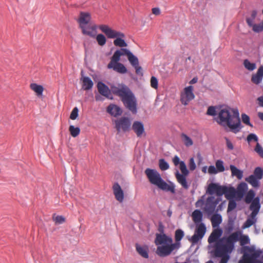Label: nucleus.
Returning a JSON list of instances; mask_svg holds the SVG:
<instances>
[{
	"label": "nucleus",
	"mask_w": 263,
	"mask_h": 263,
	"mask_svg": "<svg viewBox=\"0 0 263 263\" xmlns=\"http://www.w3.org/2000/svg\"><path fill=\"white\" fill-rule=\"evenodd\" d=\"M216 121L223 127L228 126L230 131L235 134L239 132L243 127L239 117L238 110L229 107L220 110Z\"/></svg>",
	"instance_id": "nucleus-1"
},
{
	"label": "nucleus",
	"mask_w": 263,
	"mask_h": 263,
	"mask_svg": "<svg viewBox=\"0 0 263 263\" xmlns=\"http://www.w3.org/2000/svg\"><path fill=\"white\" fill-rule=\"evenodd\" d=\"M155 243L157 247V254L161 257H166L171 254L173 251L180 247V242L173 243L172 238L166 234H157L155 239Z\"/></svg>",
	"instance_id": "nucleus-2"
},
{
	"label": "nucleus",
	"mask_w": 263,
	"mask_h": 263,
	"mask_svg": "<svg viewBox=\"0 0 263 263\" xmlns=\"http://www.w3.org/2000/svg\"><path fill=\"white\" fill-rule=\"evenodd\" d=\"M145 174L152 184L156 185L162 191L170 192L173 194L175 193V186L174 183L170 181V184H167L157 170L147 168L145 171Z\"/></svg>",
	"instance_id": "nucleus-3"
},
{
	"label": "nucleus",
	"mask_w": 263,
	"mask_h": 263,
	"mask_svg": "<svg viewBox=\"0 0 263 263\" xmlns=\"http://www.w3.org/2000/svg\"><path fill=\"white\" fill-rule=\"evenodd\" d=\"M234 248V243L227 238L220 239L216 243L214 251V255L217 257L223 256L224 253H231Z\"/></svg>",
	"instance_id": "nucleus-4"
},
{
	"label": "nucleus",
	"mask_w": 263,
	"mask_h": 263,
	"mask_svg": "<svg viewBox=\"0 0 263 263\" xmlns=\"http://www.w3.org/2000/svg\"><path fill=\"white\" fill-rule=\"evenodd\" d=\"M122 101L124 106L134 114L137 112V100L133 93L129 88L124 95L121 97Z\"/></svg>",
	"instance_id": "nucleus-5"
},
{
	"label": "nucleus",
	"mask_w": 263,
	"mask_h": 263,
	"mask_svg": "<svg viewBox=\"0 0 263 263\" xmlns=\"http://www.w3.org/2000/svg\"><path fill=\"white\" fill-rule=\"evenodd\" d=\"M179 168L182 174H180L179 171L177 170L175 173V177L177 181L184 189H188L189 185L187 182L186 177L189 175V171L187 170L186 165L184 161H181L180 164L179 165Z\"/></svg>",
	"instance_id": "nucleus-6"
},
{
	"label": "nucleus",
	"mask_w": 263,
	"mask_h": 263,
	"mask_svg": "<svg viewBox=\"0 0 263 263\" xmlns=\"http://www.w3.org/2000/svg\"><path fill=\"white\" fill-rule=\"evenodd\" d=\"M90 20L91 15L89 13L81 12L78 20V22L79 23L80 28L83 34L88 35L91 37H95V33H93L92 31H87L85 27V25L88 24Z\"/></svg>",
	"instance_id": "nucleus-7"
},
{
	"label": "nucleus",
	"mask_w": 263,
	"mask_h": 263,
	"mask_svg": "<svg viewBox=\"0 0 263 263\" xmlns=\"http://www.w3.org/2000/svg\"><path fill=\"white\" fill-rule=\"evenodd\" d=\"M114 123L115 124V128L118 133L121 132L126 133L129 132L131 129V120L128 117H122L119 119L115 120Z\"/></svg>",
	"instance_id": "nucleus-8"
},
{
	"label": "nucleus",
	"mask_w": 263,
	"mask_h": 263,
	"mask_svg": "<svg viewBox=\"0 0 263 263\" xmlns=\"http://www.w3.org/2000/svg\"><path fill=\"white\" fill-rule=\"evenodd\" d=\"M263 177V168L260 167H257L255 168L253 174L247 177L245 180L249 183L253 187L257 188L260 185L259 180Z\"/></svg>",
	"instance_id": "nucleus-9"
},
{
	"label": "nucleus",
	"mask_w": 263,
	"mask_h": 263,
	"mask_svg": "<svg viewBox=\"0 0 263 263\" xmlns=\"http://www.w3.org/2000/svg\"><path fill=\"white\" fill-rule=\"evenodd\" d=\"M194 234L189 239L193 245L197 243L201 239L205 234L206 228L204 223L196 224Z\"/></svg>",
	"instance_id": "nucleus-10"
},
{
	"label": "nucleus",
	"mask_w": 263,
	"mask_h": 263,
	"mask_svg": "<svg viewBox=\"0 0 263 263\" xmlns=\"http://www.w3.org/2000/svg\"><path fill=\"white\" fill-rule=\"evenodd\" d=\"M225 187V185L212 182L208 185L206 193L211 195L216 194L217 196H222L224 194Z\"/></svg>",
	"instance_id": "nucleus-11"
},
{
	"label": "nucleus",
	"mask_w": 263,
	"mask_h": 263,
	"mask_svg": "<svg viewBox=\"0 0 263 263\" xmlns=\"http://www.w3.org/2000/svg\"><path fill=\"white\" fill-rule=\"evenodd\" d=\"M195 98L193 93V87L191 85L184 88V93L181 95L180 101L182 104L186 105L189 102Z\"/></svg>",
	"instance_id": "nucleus-12"
},
{
	"label": "nucleus",
	"mask_w": 263,
	"mask_h": 263,
	"mask_svg": "<svg viewBox=\"0 0 263 263\" xmlns=\"http://www.w3.org/2000/svg\"><path fill=\"white\" fill-rule=\"evenodd\" d=\"M120 61L111 59L110 62L107 65L108 69H113L114 70L118 73L124 74L127 72L126 67L122 63H119Z\"/></svg>",
	"instance_id": "nucleus-13"
},
{
	"label": "nucleus",
	"mask_w": 263,
	"mask_h": 263,
	"mask_svg": "<svg viewBox=\"0 0 263 263\" xmlns=\"http://www.w3.org/2000/svg\"><path fill=\"white\" fill-rule=\"evenodd\" d=\"M98 28L105 34L108 39H115L120 32L111 29L107 25H100L98 26Z\"/></svg>",
	"instance_id": "nucleus-14"
},
{
	"label": "nucleus",
	"mask_w": 263,
	"mask_h": 263,
	"mask_svg": "<svg viewBox=\"0 0 263 263\" xmlns=\"http://www.w3.org/2000/svg\"><path fill=\"white\" fill-rule=\"evenodd\" d=\"M214 197L210 196L206 199V203L205 207L204 208V211L208 215H212L215 211L216 205L214 201Z\"/></svg>",
	"instance_id": "nucleus-15"
},
{
	"label": "nucleus",
	"mask_w": 263,
	"mask_h": 263,
	"mask_svg": "<svg viewBox=\"0 0 263 263\" xmlns=\"http://www.w3.org/2000/svg\"><path fill=\"white\" fill-rule=\"evenodd\" d=\"M97 88L99 92L102 96H103L108 99H112V97L110 96V90L109 89V87L103 82L99 81L97 84Z\"/></svg>",
	"instance_id": "nucleus-16"
},
{
	"label": "nucleus",
	"mask_w": 263,
	"mask_h": 263,
	"mask_svg": "<svg viewBox=\"0 0 263 263\" xmlns=\"http://www.w3.org/2000/svg\"><path fill=\"white\" fill-rule=\"evenodd\" d=\"M112 190L116 199L119 202H122L124 199V192L118 182L114 184Z\"/></svg>",
	"instance_id": "nucleus-17"
},
{
	"label": "nucleus",
	"mask_w": 263,
	"mask_h": 263,
	"mask_svg": "<svg viewBox=\"0 0 263 263\" xmlns=\"http://www.w3.org/2000/svg\"><path fill=\"white\" fill-rule=\"evenodd\" d=\"M125 35L124 33L120 32L118 33L117 37L114 41V44L115 46L119 47H126L127 46V44L125 42L124 39Z\"/></svg>",
	"instance_id": "nucleus-18"
},
{
	"label": "nucleus",
	"mask_w": 263,
	"mask_h": 263,
	"mask_svg": "<svg viewBox=\"0 0 263 263\" xmlns=\"http://www.w3.org/2000/svg\"><path fill=\"white\" fill-rule=\"evenodd\" d=\"M107 111L111 116L117 117L122 114V109L117 105L111 104L107 107Z\"/></svg>",
	"instance_id": "nucleus-19"
},
{
	"label": "nucleus",
	"mask_w": 263,
	"mask_h": 263,
	"mask_svg": "<svg viewBox=\"0 0 263 263\" xmlns=\"http://www.w3.org/2000/svg\"><path fill=\"white\" fill-rule=\"evenodd\" d=\"M132 128L138 137H141L144 133V125L140 121H135L133 124Z\"/></svg>",
	"instance_id": "nucleus-20"
},
{
	"label": "nucleus",
	"mask_w": 263,
	"mask_h": 263,
	"mask_svg": "<svg viewBox=\"0 0 263 263\" xmlns=\"http://www.w3.org/2000/svg\"><path fill=\"white\" fill-rule=\"evenodd\" d=\"M132 52L127 48L121 47L119 49L117 50L111 57L112 59H115L120 61L121 57L122 55H126L127 57Z\"/></svg>",
	"instance_id": "nucleus-21"
},
{
	"label": "nucleus",
	"mask_w": 263,
	"mask_h": 263,
	"mask_svg": "<svg viewBox=\"0 0 263 263\" xmlns=\"http://www.w3.org/2000/svg\"><path fill=\"white\" fill-rule=\"evenodd\" d=\"M136 249L138 254L144 258H148L149 249L147 246H141L138 243H136Z\"/></svg>",
	"instance_id": "nucleus-22"
},
{
	"label": "nucleus",
	"mask_w": 263,
	"mask_h": 263,
	"mask_svg": "<svg viewBox=\"0 0 263 263\" xmlns=\"http://www.w3.org/2000/svg\"><path fill=\"white\" fill-rule=\"evenodd\" d=\"M192 219L196 224H199L202 222L203 219V213L200 210H195L192 215Z\"/></svg>",
	"instance_id": "nucleus-23"
},
{
	"label": "nucleus",
	"mask_w": 263,
	"mask_h": 263,
	"mask_svg": "<svg viewBox=\"0 0 263 263\" xmlns=\"http://www.w3.org/2000/svg\"><path fill=\"white\" fill-rule=\"evenodd\" d=\"M93 83L88 77H84L82 80V88L84 90H88L92 88Z\"/></svg>",
	"instance_id": "nucleus-24"
},
{
	"label": "nucleus",
	"mask_w": 263,
	"mask_h": 263,
	"mask_svg": "<svg viewBox=\"0 0 263 263\" xmlns=\"http://www.w3.org/2000/svg\"><path fill=\"white\" fill-rule=\"evenodd\" d=\"M127 90H129V88L125 85H123L121 88H119L116 86L112 87V93L121 98Z\"/></svg>",
	"instance_id": "nucleus-25"
},
{
	"label": "nucleus",
	"mask_w": 263,
	"mask_h": 263,
	"mask_svg": "<svg viewBox=\"0 0 263 263\" xmlns=\"http://www.w3.org/2000/svg\"><path fill=\"white\" fill-rule=\"evenodd\" d=\"M236 193V191L234 187L226 186L224 195L227 199H232Z\"/></svg>",
	"instance_id": "nucleus-26"
},
{
	"label": "nucleus",
	"mask_w": 263,
	"mask_h": 263,
	"mask_svg": "<svg viewBox=\"0 0 263 263\" xmlns=\"http://www.w3.org/2000/svg\"><path fill=\"white\" fill-rule=\"evenodd\" d=\"M30 87L36 93L38 97H41L43 95L44 87L42 85H39L36 83H31L30 85Z\"/></svg>",
	"instance_id": "nucleus-27"
},
{
	"label": "nucleus",
	"mask_w": 263,
	"mask_h": 263,
	"mask_svg": "<svg viewBox=\"0 0 263 263\" xmlns=\"http://www.w3.org/2000/svg\"><path fill=\"white\" fill-rule=\"evenodd\" d=\"M222 222V216L219 214H215L211 217V222L214 228L218 227Z\"/></svg>",
	"instance_id": "nucleus-28"
},
{
	"label": "nucleus",
	"mask_w": 263,
	"mask_h": 263,
	"mask_svg": "<svg viewBox=\"0 0 263 263\" xmlns=\"http://www.w3.org/2000/svg\"><path fill=\"white\" fill-rule=\"evenodd\" d=\"M230 170L232 172V175L233 176H236L238 179H241L243 177V172L242 171L238 169L237 167H236L234 165H230Z\"/></svg>",
	"instance_id": "nucleus-29"
},
{
	"label": "nucleus",
	"mask_w": 263,
	"mask_h": 263,
	"mask_svg": "<svg viewBox=\"0 0 263 263\" xmlns=\"http://www.w3.org/2000/svg\"><path fill=\"white\" fill-rule=\"evenodd\" d=\"M251 203L250 209L252 211L259 212L260 208L259 197H256Z\"/></svg>",
	"instance_id": "nucleus-30"
},
{
	"label": "nucleus",
	"mask_w": 263,
	"mask_h": 263,
	"mask_svg": "<svg viewBox=\"0 0 263 263\" xmlns=\"http://www.w3.org/2000/svg\"><path fill=\"white\" fill-rule=\"evenodd\" d=\"M255 197V193L254 191L251 189L247 193L245 198V201L248 204L250 203L256 198Z\"/></svg>",
	"instance_id": "nucleus-31"
},
{
	"label": "nucleus",
	"mask_w": 263,
	"mask_h": 263,
	"mask_svg": "<svg viewBox=\"0 0 263 263\" xmlns=\"http://www.w3.org/2000/svg\"><path fill=\"white\" fill-rule=\"evenodd\" d=\"M94 38H96L98 45L100 46H104L107 42L106 36L102 33L95 35Z\"/></svg>",
	"instance_id": "nucleus-32"
},
{
	"label": "nucleus",
	"mask_w": 263,
	"mask_h": 263,
	"mask_svg": "<svg viewBox=\"0 0 263 263\" xmlns=\"http://www.w3.org/2000/svg\"><path fill=\"white\" fill-rule=\"evenodd\" d=\"M241 236V233L239 231H237L231 234L227 238L235 243V242L240 240Z\"/></svg>",
	"instance_id": "nucleus-33"
},
{
	"label": "nucleus",
	"mask_w": 263,
	"mask_h": 263,
	"mask_svg": "<svg viewBox=\"0 0 263 263\" xmlns=\"http://www.w3.org/2000/svg\"><path fill=\"white\" fill-rule=\"evenodd\" d=\"M69 130L70 135L73 137H77L80 133L81 130L79 127H74L73 125H70L69 127Z\"/></svg>",
	"instance_id": "nucleus-34"
},
{
	"label": "nucleus",
	"mask_w": 263,
	"mask_h": 263,
	"mask_svg": "<svg viewBox=\"0 0 263 263\" xmlns=\"http://www.w3.org/2000/svg\"><path fill=\"white\" fill-rule=\"evenodd\" d=\"M181 137L182 138L184 144L186 146H190L193 145V142L192 139L184 133H182Z\"/></svg>",
	"instance_id": "nucleus-35"
},
{
	"label": "nucleus",
	"mask_w": 263,
	"mask_h": 263,
	"mask_svg": "<svg viewBox=\"0 0 263 263\" xmlns=\"http://www.w3.org/2000/svg\"><path fill=\"white\" fill-rule=\"evenodd\" d=\"M127 58L130 63L133 67L139 64L138 58L134 55L132 52L130 53Z\"/></svg>",
	"instance_id": "nucleus-36"
},
{
	"label": "nucleus",
	"mask_w": 263,
	"mask_h": 263,
	"mask_svg": "<svg viewBox=\"0 0 263 263\" xmlns=\"http://www.w3.org/2000/svg\"><path fill=\"white\" fill-rule=\"evenodd\" d=\"M184 235V233L183 230L181 229H177L175 231V239L176 242H180L183 238Z\"/></svg>",
	"instance_id": "nucleus-37"
},
{
	"label": "nucleus",
	"mask_w": 263,
	"mask_h": 263,
	"mask_svg": "<svg viewBox=\"0 0 263 263\" xmlns=\"http://www.w3.org/2000/svg\"><path fill=\"white\" fill-rule=\"evenodd\" d=\"M243 64L246 69L252 71L256 68V64L254 63H251L248 60H244Z\"/></svg>",
	"instance_id": "nucleus-38"
},
{
	"label": "nucleus",
	"mask_w": 263,
	"mask_h": 263,
	"mask_svg": "<svg viewBox=\"0 0 263 263\" xmlns=\"http://www.w3.org/2000/svg\"><path fill=\"white\" fill-rule=\"evenodd\" d=\"M216 168L218 172H223L225 170L223 161L221 160H218L215 163Z\"/></svg>",
	"instance_id": "nucleus-39"
},
{
	"label": "nucleus",
	"mask_w": 263,
	"mask_h": 263,
	"mask_svg": "<svg viewBox=\"0 0 263 263\" xmlns=\"http://www.w3.org/2000/svg\"><path fill=\"white\" fill-rule=\"evenodd\" d=\"M256 219H252L248 218L247 220L243 223L242 229H245L248 228L253 225L256 222Z\"/></svg>",
	"instance_id": "nucleus-40"
},
{
	"label": "nucleus",
	"mask_w": 263,
	"mask_h": 263,
	"mask_svg": "<svg viewBox=\"0 0 263 263\" xmlns=\"http://www.w3.org/2000/svg\"><path fill=\"white\" fill-rule=\"evenodd\" d=\"M159 167L162 171H165L169 168L168 163L164 159H160L159 162Z\"/></svg>",
	"instance_id": "nucleus-41"
},
{
	"label": "nucleus",
	"mask_w": 263,
	"mask_h": 263,
	"mask_svg": "<svg viewBox=\"0 0 263 263\" xmlns=\"http://www.w3.org/2000/svg\"><path fill=\"white\" fill-rule=\"evenodd\" d=\"M241 119L242 122L247 125L250 126L252 127L253 124L250 122V118L248 115L246 114H242L241 115Z\"/></svg>",
	"instance_id": "nucleus-42"
},
{
	"label": "nucleus",
	"mask_w": 263,
	"mask_h": 263,
	"mask_svg": "<svg viewBox=\"0 0 263 263\" xmlns=\"http://www.w3.org/2000/svg\"><path fill=\"white\" fill-rule=\"evenodd\" d=\"M237 189L239 192L244 194L248 189V185L246 182H241L239 184Z\"/></svg>",
	"instance_id": "nucleus-43"
},
{
	"label": "nucleus",
	"mask_w": 263,
	"mask_h": 263,
	"mask_svg": "<svg viewBox=\"0 0 263 263\" xmlns=\"http://www.w3.org/2000/svg\"><path fill=\"white\" fill-rule=\"evenodd\" d=\"M254 151L261 158H263V148L259 143H257Z\"/></svg>",
	"instance_id": "nucleus-44"
},
{
	"label": "nucleus",
	"mask_w": 263,
	"mask_h": 263,
	"mask_svg": "<svg viewBox=\"0 0 263 263\" xmlns=\"http://www.w3.org/2000/svg\"><path fill=\"white\" fill-rule=\"evenodd\" d=\"M250 238L247 235H242L240 238V243L241 246H244L250 243Z\"/></svg>",
	"instance_id": "nucleus-45"
},
{
	"label": "nucleus",
	"mask_w": 263,
	"mask_h": 263,
	"mask_svg": "<svg viewBox=\"0 0 263 263\" xmlns=\"http://www.w3.org/2000/svg\"><path fill=\"white\" fill-rule=\"evenodd\" d=\"M237 206V203L236 201L233 199H230L228 207V212L233 211L234 210Z\"/></svg>",
	"instance_id": "nucleus-46"
},
{
	"label": "nucleus",
	"mask_w": 263,
	"mask_h": 263,
	"mask_svg": "<svg viewBox=\"0 0 263 263\" xmlns=\"http://www.w3.org/2000/svg\"><path fill=\"white\" fill-rule=\"evenodd\" d=\"M79 116V109L78 107H75L72 110L70 115V118L71 120H76Z\"/></svg>",
	"instance_id": "nucleus-47"
},
{
	"label": "nucleus",
	"mask_w": 263,
	"mask_h": 263,
	"mask_svg": "<svg viewBox=\"0 0 263 263\" xmlns=\"http://www.w3.org/2000/svg\"><path fill=\"white\" fill-rule=\"evenodd\" d=\"M206 114L211 116H215L217 115L216 107L213 106H211L208 107Z\"/></svg>",
	"instance_id": "nucleus-48"
},
{
	"label": "nucleus",
	"mask_w": 263,
	"mask_h": 263,
	"mask_svg": "<svg viewBox=\"0 0 263 263\" xmlns=\"http://www.w3.org/2000/svg\"><path fill=\"white\" fill-rule=\"evenodd\" d=\"M252 29L255 32H260L263 30V23L259 24H254L252 27Z\"/></svg>",
	"instance_id": "nucleus-49"
},
{
	"label": "nucleus",
	"mask_w": 263,
	"mask_h": 263,
	"mask_svg": "<svg viewBox=\"0 0 263 263\" xmlns=\"http://www.w3.org/2000/svg\"><path fill=\"white\" fill-rule=\"evenodd\" d=\"M247 140L248 143H250L252 141H254L257 143L258 139L257 136L255 134H250L247 138Z\"/></svg>",
	"instance_id": "nucleus-50"
},
{
	"label": "nucleus",
	"mask_w": 263,
	"mask_h": 263,
	"mask_svg": "<svg viewBox=\"0 0 263 263\" xmlns=\"http://www.w3.org/2000/svg\"><path fill=\"white\" fill-rule=\"evenodd\" d=\"M262 79V77L256 73L255 74L252 76L251 80L255 84H258L261 82Z\"/></svg>",
	"instance_id": "nucleus-51"
},
{
	"label": "nucleus",
	"mask_w": 263,
	"mask_h": 263,
	"mask_svg": "<svg viewBox=\"0 0 263 263\" xmlns=\"http://www.w3.org/2000/svg\"><path fill=\"white\" fill-rule=\"evenodd\" d=\"M151 86L152 87L157 89L158 87V81L157 79L154 77L152 76L151 79Z\"/></svg>",
	"instance_id": "nucleus-52"
},
{
	"label": "nucleus",
	"mask_w": 263,
	"mask_h": 263,
	"mask_svg": "<svg viewBox=\"0 0 263 263\" xmlns=\"http://www.w3.org/2000/svg\"><path fill=\"white\" fill-rule=\"evenodd\" d=\"M53 219L56 223L59 224L63 223L66 221L65 218L61 215H58L55 217H53Z\"/></svg>",
	"instance_id": "nucleus-53"
},
{
	"label": "nucleus",
	"mask_w": 263,
	"mask_h": 263,
	"mask_svg": "<svg viewBox=\"0 0 263 263\" xmlns=\"http://www.w3.org/2000/svg\"><path fill=\"white\" fill-rule=\"evenodd\" d=\"M212 234L216 237V238H218L219 239L220 236H221L222 234V230L221 229H220L218 228L217 229L214 230Z\"/></svg>",
	"instance_id": "nucleus-54"
},
{
	"label": "nucleus",
	"mask_w": 263,
	"mask_h": 263,
	"mask_svg": "<svg viewBox=\"0 0 263 263\" xmlns=\"http://www.w3.org/2000/svg\"><path fill=\"white\" fill-rule=\"evenodd\" d=\"M254 251V247L244 246L243 250L242 251L244 254H247L248 253H252Z\"/></svg>",
	"instance_id": "nucleus-55"
},
{
	"label": "nucleus",
	"mask_w": 263,
	"mask_h": 263,
	"mask_svg": "<svg viewBox=\"0 0 263 263\" xmlns=\"http://www.w3.org/2000/svg\"><path fill=\"white\" fill-rule=\"evenodd\" d=\"M196 167V165L193 158H191L189 161V168L191 171H194Z\"/></svg>",
	"instance_id": "nucleus-56"
},
{
	"label": "nucleus",
	"mask_w": 263,
	"mask_h": 263,
	"mask_svg": "<svg viewBox=\"0 0 263 263\" xmlns=\"http://www.w3.org/2000/svg\"><path fill=\"white\" fill-rule=\"evenodd\" d=\"M234 220L230 218L228 221V228L227 229L228 232H231L233 229Z\"/></svg>",
	"instance_id": "nucleus-57"
},
{
	"label": "nucleus",
	"mask_w": 263,
	"mask_h": 263,
	"mask_svg": "<svg viewBox=\"0 0 263 263\" xmlns=\"http://www.w3.org/2000/svg\"><path fill=\"white\" fill-rule=\"evenodd\" d=\"M208 172L210 174H216L218 173L216 167L214 165H210L209 167Z\"/></svg>",
	"instance_id": "nucleus-58"
},
{
	"label": "nucleus",
	"mask_w": 263,
	"mask_h": 263,
	"mask_svg": "<svg viewBox=\"0 0 263 263\" xmlns=\"http://www.w3.org/2000/svg\"><path fill=\"white\" fill-rule=\"evenodd\" d=\"M262 251L260 250H256L254 248V251H253L252 256L253 257L257 258H259L260 256V255L262 254Z\"/></svg>",
	"instance_id": "nucleus-59"
},
{
	"label": "nucleus",
	"mask_w": 263,
	"mask_h": 263,
	"mask_svg": "<svg viewBox=\"0 0 263 263\" xmlns=\"http://www.w3.org/2000/svg\"><path fill=\"white\" fill-rule=\"evenodd\" d=\"M204 204V196H202L200 199H198L195 203L196 208L200 207Z\"/></svg>",
	"instance_id": "nucleus-60"
},
{
	"label": "nucleus",
	"mask_w": 263,
	"mask_h": 263,
	"mask_svg": "<svg viewBox=\"0 0 263 263\" xmlns=\"http://www.w3.org/2000/svg\"><path fill=\"white\" fill-rule=\"evenodd\" d=\"M136 70V73L139 76H142L143 73L142 71V68L141 66H139V65H137L136 66H134Z\"/></svg>",
	"instance_id": "nucleus-61"
},
{
	"label": "nucleus",
	"mask_w": 263,
	"mask_h": 263,
	"mask_svg": "<svg viewBox=\"0 0 263 263\" xmlns=\"http://www.w3.org/2000/svg\"><path fill=\"white\" fill-rule=\"evenodd\" d=\"M219 239L216 238L212 233L208 238V242L209 243H212L218 241Z\"/></svg>",
	"instance_id": "nucleus-62"
},
{
	"label": "nucleus",
	"mask_w": 263,
	"mask_h": 263,
	"mask_svg": "<svg viewBox=\"0 0 263 263\" xmlns=\"http://www.w3.org/2000/svg\"><path fill=\"white\" fill-rule=\"evenodd\" d=\"M226 140V144L228 149L230 150H232L234 148V146L233 143L230 141V140L227 137L225 138Z\"/></svg>",
	"instance_id": "nucleus-63"
},
{
	"label": "nucleus",
	"mask_w": 263,
	"mask_h": 263,
	"mask_svg": "<svg viewBox=\"0 0 263 263\" xmlns=\"http://www.w3.org/2000/svg\"><path fill=\"white\" fill-rule=\"evenodd\" d=\"M173 161L174 165L175 166H177L178 164H179V165L180 164L181 161L180 160V158L178 156H175L173 159Z\"/></svg>",
	"instance_id": "nucleus-64"
}]
</instances>
